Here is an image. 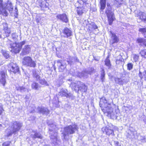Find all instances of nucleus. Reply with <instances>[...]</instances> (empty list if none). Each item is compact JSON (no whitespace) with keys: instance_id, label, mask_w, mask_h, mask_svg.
<instances>
[{"instance_id":"obj_1","label":"nucleus","mask_w":146,"mask_h":146,"mask_svg":"<svg viewBox=\"0 0 146 146\" xmlns=\"http://www.w3.org/2000/svg\"><path fill=\"white\" fill-rule=\"evenodd\" d=\"M99 105L104 114H106L108 117L112 119L115 117L113 113V108L111 106V104H107V100L104 97L100 98Z\"/></svg>"},{"instance_id":"obj_2","label":"nucleus","mask_w":146,"mask_h":146,"mask_svg":"<svg viewBox=\"0 0 146 146\" xmlns=\"http://www.w3.org/2000/svg\"><path fill=\"white\" fill-rule=\"evenodd\" d=\"M13 9V4L9 0L4 3L3 0H0V15L3 16L7 17L8 13L7 10L9 12H12Z\"/></svg>"},{"instance_id":"obj_3","label":"nucleus","mask_w":146,"mask_h":146,"mask_svg":"<svg viewBox=\"0 0 146 146\" xmlns=\"http://www.w3.org/2000/svg\"><path fill=\"white\" fill-rule=\"evenodd\" d=\"M77 2L82 6L76 7V12L78 15L81 16L87 11L89 7V3L88 2V0H78Z\"/></svg>"},{"instance_id":"obj_4","label":"nucleus","mask_w":146,"mask_h":146,"mask_svg":"<svg viewBox=\"0 0 146 146\" xmlns=\"http://www.w3.org/2000/svg\"><path fill=\"white\" fill-rule=\"evenodd\" d=\"M72 88L74 91L78 93H79V92L82 93L86 92L88 89L87 86L80 81L73 83Z\"/></svg>"},{"instance_id":"obj_5","label":"nucleus","mask_w":146,"mask_h":146,"mask_svg":"<svg viewBox=\"0 0 146 146\" xmlns=\"http://www.w3.org/2000/svg\"><path fill=\"white\" fill-rule=\"evenodd\" d=\"M22 126V123L17 121L13 122L10 127L11 130L7 133V137L11 136L13 134L17 133L21 129Z\"/></svg>"},{"instance_id":"obj_6","label":"nucleus","mask_w":146,"mask_h":146,"mask_svg":"<svg viewBox=\"0 0 146 146\" xmlns=\"http://www.w3.org/2000/svg\"><path fill=\"white\" fill-rule=\"evenodd\" d=\"M7 69L10 74H21L20 68L16 63L10 62L7 64Z\"/></svg>"},{"instance_id":"obj_7","label":"nucleus","mask_w":146,"mask_h":146,"mask_svg":"<svg viewBox=\"0 0 146 146\" xmlns=\"http://www.w3.org/2000/svg\"><path fill=\"white\" fill-rule=\"evenodd\" d=\"M22 64L23 65L33 68L36 66V62L33 60L32 58L30 56H26L22 59Z\"/></svg>"},{"instance_id":"obj_8","label":"nucleus","mask_w":146,"mask_h":146,"mask_svg":"<svg viewBox=\"0 0 146 146\" xmlns=\"http://www.w3.org/2000/svg\"><path fill=\"white\" fill-rule=\"evenodd\" d=\"M78 127L76 124L70 125L66 126L64 128V129L68 135L72 134L75 133L76 131H78Z\"/></svg>"},{"instance_id":"obj_9","label":"nucleus","mask_w":146,"mask_h":146,"mask_svg":"<svg viewBox=\"0 0 146 146\" xmlns=\"http://www.w3.org/2000/svg\"><path fill=\"white\" fill-rule=\"evenodd\" d=\"M25 43V40H23L20 43H15V46H11V51L15 54L19 53L22 49L23 46Z\"/></svg>"},{"instance_id":"obj_10","label":"nucleus","mask_w":146,"mask_h":146,"mask_svg":"<svg viewBox=\"0 0 146 146\" xmlns=\"http://www.w3.org/2000/svg\"><path fill=\"white\" fill-rule=\"evenodd\" d=\"M105 13L107 16L108 24L111 25L113 23V21L115 20L114 13L110 9L106 10Z\"/></svg>"},{"instance_id":"obj_11","label":"nucleus","mask_w":146,"mask_h":146,"mask_svg":"<svg viewBox=\"0 0 146 146\" xmlns=\"http://www.w3.org/2000/svg\"><path fill=\"white\" fill-rule=\"evenodd\" d=\"M102 131L103 133L108 136L111 135L114 136L115 135L114 130L110 126H106L102 128Z\"/></svg>"},{"instance_id":"obj_12","label":"nucleus","mask_w":146,"mask_h":146,"mask_svg":"<svg viewBox=\"0 0 146 146\" xmlns=\"http://www.w3.org/2000/svg\"><path fill=\"white\" fill-rule=\"evenodd\" d=\"M64 61L62 60H59L57 61L59 72H62L66 70L67 64L65 62H64Z\"/></svg>"},{"instance_id":"obj_13","label":"nucleus","mask_w":146,"mask_h":146,"mask_svg":"<svg viewBox=\"0 0 146 146\" xmlns=\"http://www.w3.org/2000/svg\"><path fill=\"white\" fill-rule=\"evenodd\" d=\"M56 18L63 22L67 23L69 21L67 16L65 13L58 14L56 16Z\"/></svg>"},{"instance_id":"obj_14","label":"nucleus","mask_w":146,"mask_h":146,"mask_svg":"<svg viewBox=\"0 0 146 146\" xmlns=\"http://www.w3.org/2000/svg\"><path fill=\"white\" fill-rule=\"evenodd\" d=\"M110 33L111 35V37L112 38V42L111 44H114L118 42L119 41V39L115 33L112 32L111 31H110Z\"/></svg>"},{"instance_id":"obj_15","label":"nucleus","mask_w":146,"mask_h":146,"mask_svg":"<svg viewBox=\"0 0 146 146\" xmlns=\"http://www.w3.org/2000/svg\"><path fill=\"white\" fill-rule=\"evenodd\" d=\"M3 31L5 38L7 37L10 35L11 33V30L10 28L8 27V25H6L5 27H4Z\"/></svg>"},{"instance_id":"obj_16","label":"nucleus","mask_w":146,"mask_h":146,"mask_svg":"<svg viewBox=\"0 0 146 146\" xmlns=\"http://www.w3.org/2000/svg\"><path fill=\"white\" fill-rule=\"evenodd\" d=\"M31 48L30 45H25L24 47L23 48L21 54L22 55H26L30 52Z\"/></svg>"},{"instance_id":"obj_17","label":"nucleus","mask_w":146,"mask_h":146,"mask_svg":"<svg viewBox=\"0 0 146 146\" xmlns=\"http://www.w3.org/2000/svg\"><path fill=\"white\" fill-rule=\"evenodd\" d=\"M59 95L62 97H70L71 96L70 93H68V90H61L59 92Z\"/></svg>"},{"instance_id":"obj_18","label":"nucleus","mask_w":146,"mask_h":146,"mask_svg":"<svg viewBox=\"0 0 146 146\" xmlns=\"http://www.w3.org/2000/svg\"><path fill=\"white\" fill-rule=\"evenodd\" d=\"M65 36V37H68L72 35V31L68 28L66 27L64 28L62 32Z\"/></svg>"},{"instance_id":"obj_19","label":"nucleus","mask_w":146,"mask_h":146,"mask_svg":"<svg viewBox=\"0 0 146 146\" xmlns=\"http://www.w3.org/2000/svg\"><path fill=\"white\" fill-rule=\"evenodd\" d=\"M33 132L34 133V135H31V138L33 139H35L36 138L42 139V136L39 133L36 132L35 131H33Z\"/></svg>"},{"instance_id":"obj_20","label":"nucleus","mask_w":146,"mask_h":146,"mask_svg":"<svg viewBox=\"0 0 146 146\" xmlns=\"http://www.w3.org/2000/svg\"><path fill=\"white\" fill-rule=\"evenodd\" d=\"M142 21L146 23V16L145 15L144 13L142 12H139L137 16Z\"/></svg>"},{"instance_id":"obj_21","label":"nucleus","mask_w":146,"mask_h":146,"mask_svg":"<svg viewBox=\"0 0 146 146\" xmlns=\"http://www.w3.org/2000/svg\"><path fill=\"white\" fill-rule=\"evenodd\" d=\"M110 55H108L105 60V65L108 67V69L111 68V64L110 60Z\"/></svg>"},{"instance_id":"obj_22","label":"nucleus","mask_w":146,"mask_h":146,"mask_svg":"<svg viewBox=\"0 0 146 146\" xmlns=\"http://www.w3.org/2000/svg\"><path fill=\"white\" fill-rule=\"evenodd\" d=\"M40 6L41 8H47L49 6L48 3L46 2V0H41L39 2Z\"/></svg>"},{"instance_id":"obj_23","label":"nucleus","mask_w":146,"mask_h":146,"mask_svg":"<svg viewBox=\"0 0 146 146\" xmlns=\"http://www.w3.org/2000/svg\"><path fill=\"white\" fill-rule=\"evenodd\" d=\"M138 76L141 80L144 79V80L146 81V70H144L143 72L139 71Z\"/></svg>"},{"instance_id":"obj_24","label":"nucleus","mask_w":146,"mask_h":146,"mask_svg":"<svg viewBox=\"0 0 146 146\" xmlns=\"http://www.w3.org/2000/svg\"><path fill=\"white\" fill-rule=\"evenodd\" d=\"M106 0H100V9L101 11H103L105 9L106 5Z\"/></svg>"},{"instance_id":"obj_25","label":"nucleus","mask_w":146,"mask_h":146,"mask_svg":"<svg viewBox=\"0 0 146 146\" xmlns=\"http://www.w3.org/2000/svg\"><path fill=\"white\" fill-rule=\"evenodd\" d=\"M124 62V59L122 58V56H121L119 59H116L115 63L117 65L121 66L123 64Z\"/></svg>"},{"instance_id":"obj_26","label":"nucleus","mask_w":146,"mask_h":146,"mask_svg":"<svg viewBox=\"0 0 146 146\" xmlns=\"http://www.w3.org/2000/svg\"><path fill=\"white\" fill-rule=\"evenodd\" d=\"M136 42L137 43L140 44H143V45L146 46V43L145 40L142 38H138L136 40Z\"/></svg>"},{"instance_id":"obj_27","label":"nucleus","mask_w":146,"mask_h":146,"mask_svg":"<svg viewBox=\"0 0 146 146\" xmlns=\"http://www.w3.org/2000/svg\"><path fill=\"white\" fill-rule=\"evenodd\" d=\"M31 87L32 89L38 90L40 86L37 83L35 82H33L31 84Z\"/></svg>"},{"instance_id":"obj_28","label":"nucleus","mask_w":146,"mask_h":146,"mask_svg":"<svg viewBox=\"0 0 146 146\" xmlns=\"http://www.w3.org/2000/svg\"><path fill=\"white\" fill-rule=\"evenodd\" d=\"M139 54L142 58L146 59V49H144L141 50L139 53Z\"/></svg>"},{"instance_id":"obj_29","label":"nucleus","mask_w":146,"mask_h":146,"mask_svg":"<svg viewBox=\"0 0 146 146\" xmlns=\"http://www.w3.org/2000/svg\"><path fill=\"white\" fill-rule=\"evenodd\" d=\"M101 73L100 76V79L102 82L104 81L105 78V73L104 70V69H102L101 70Z\"/></svg>"},{"instance_id":"obj_30","label":"nucleus","mask_w":146,"mask_h":146,"mask_svg":"<svg viewBox=\"0 0 146 146\" xmlns=\"http://www.w3.org/2000/svg\"><path fill=\"white\" fill-rule=\"evenodd\" d=\"M123 0H115L114 2V5H116L117 7H120L122 4Z\"/></svg>"},{"instance_id":"obj_31","label":"nucleus","mask_w":146,"mask_h":146,"mask_svg":"<svg viewBox=\"0 0 146 146\" xmlns=\"http://www.w3.org/2000/svg\"><path fill=\"white\" fill-rule=\"evenodd\" d=\"M33 78H35L36 80H38L40 78V76L38 75L36 71H33Z\"/></svg>"},{"instance_id":"obj_32","label":"nucleus","mask_w":146,"mask_h":146,"mask_svg":"<svg viewBox=\"0 0 146 146\" xmlns=\"http://www.w3.org/2000/svg\"><path fill=\"white\" fill-rule=\"evenodd\" d=\"M1 52L3 55L4 56L6 59H7L9 57V55L7 53V51L3 50H1Z\"/></svg>"},{"instance_id":"obj_33","label":"nucleus","mask_w":146,"mask_h":146,"mask_svg":"<svg viewBox=\"0 0 146 146\" xmlns=\"http://www.w3.org/2000/svg\"><path fill=\"white\" fill-rule=\"evenodd\" d=\"M39 111L40 113H44L46 112H49L48 110H46V108H40Z\"/></svg>"},{"instance_id":"obj_34","label":"nucleus","mask_w":146,"mask_h":146,"mask_svg":"<svg viewBox=\"0 0 146 146\" xmlns=\"http://www.w3.org/2000/svg\"><path fill=\"white\" fill-rule=\"evenodd\" d=\"M73 57H72L70 56H69L68 57V60H67V62L68 64H69L70 65H71L73 64Z\"/></svg>"},{"instance_id":"obj_35","label":"nucleus","mask_w":146,"mask_h":146,"mask_svg":"<svg viewBox=\"0 0 146 146\" xmlns=\"http://www.w3.org/2000/svg\"><path fill=\"white\" fill-rule=\"evenodd\" d=\"M133 64L132 63H128L127 64V70H130L133 68Z\"/></svg>"},{"instance_id":"obj_36","label":"nucleus","mask_w":146,"mask_h":146,"mask_svg":"<svg viewBox=\"0 0 146 146\" xmlns=\"http://www.w3.org/2000/svg\"><path fill=\"white\" fill-rule=\"evenodd\" d=\"M0 82L3 85V86H5L6 83V80L5 78L3 77L2 78L0 79Z\"/></svg>"},{"instance_id":"obj_37","label":"nucleus","mask_w":146,"mask_h":146,"mask_svg":"<svg viewBox=\"0 0 146 146\" xmlns=\"http://www.w3.org/2000/svg\"><path fill=\"white\" fill-rule=\"evenodd\" d=\"M11 143V141H7L4 142L2 144V146H10Z\"/></svg>"},{"instance_id":"obj_38","label":"nucleus","mask_w":146,"mask_h":146,"mask_svg":"<svg viewBox=\"0 0 146 146\" xmlns=\"http://www.w3.org/2000/svg\"><path fill=\"white\" fill-rule=\"evenodd\" d=\"M134 61L136 62L138 60L139 58V56L138 54H135L133 57Z\"/></svg>"},{"instance_id":"obj_39","label":"nucleus","mask_w":146,"mask_h":146,"mask_svg":"<svg viewBox=\"0 0 146 146\" xmlns=\"http://www.w3.org/2000/svg\"><path fill=\"white\" fill-rule=\"evenodd\" d=\"M16 89L17 91H22L25 89V88L23 86H19L16 87Z\"/></svg>"},{"instance_id":"obj_40","label":"nucleus","mask_w":146,"mask_h":146,"mask_svg":"<svg viewBox=\"0 0 146 146\" xmlns=\"http://www.w3.org/2000/svg\"><path fill=\"white\" fill-rule=\"evenodd\" d=\"M139 31L142 34H145L146 33V27L145 28H140Z\"/></svg>"},{"instance_id":"obj_41","label":"nucleus","mask_w":146,"mask_h":146,"mask_svg":"<svg viewBox=\"0 0 146 146\" xmlns=\"http://www.w3.org/2000/svg\"><path fill=\"white\" fill-rule=\"evenodd\" d=\"M39 83L42 85H48L47 84V82L44 80H41L39 82Z\"/></svg>"},{"instance_id":"obj_42","label":"nucleus","mask_w":146,"mask_h":146,"mask_svg":"<svg viewBox=\"0 0 146 146\" xmlns=\"http://www.w3.org/2000/svg\"><path fill=\"white\" fill-rule=\"evenodd\" d=\"M6 74V72L4 71L3 70L1 71L0 72V75L2 78L5 77V75Z\"/></svg>"},{"instance_id":"obj_43","label":"nucleus","mask_w":146,"mask_h":146,"mask_svg":"<svg viewBox=\"0 0 146 146\" xmlns=\"http://www.w3.org/2000/svg\"><path fill=\"white\" fill-rule=\"evenodd\" d=\"M51 139L52 140L55 139L56 140H57V135H51Z\"/></svg>"},{"instance_id":"obj_44","label":"nucleus","mask_w":146,"mask_h":146,"mask_svg":"<svg viewBox=\"0 0 146 146\" xmlns=\"http://www.w3.org/2000/svg\"><path fill=\"white\" fill-rule=\"evenodd\" d=\"M36 22L38 23L40 22L41 20V18L40 16H38L35 18Z\"/></svg>"},{"instance_id":"obj_45","label":"nucleus","mask_w":146,"mask_h":146,"mask_svg":"<svg viewBox=\"0 0 146 146\" xmlns=\"http://www.w3.org/2000/svg\"><path fill=\"white\" fill-rule=\"evenodd\" d=\"M88 30L91 31L92 30V25L91 24H89L88 26Z\"/></svg>"},{"instance_id":"obj_46","label":"nucleus","mask_w":146,"mask_h":146,"mask_svg":"<svg viewBox=\"0 0 146 146\" xmlns=\"http://www.w3.org/2000/svg\"><path fill=\"white\" fill-rule=\"evenodd\" d=\"M4 111V110L3 107L0 106V115L2 114L3 112Z\"/></svg>"},{"instance_id":"obj_47","label":"nucleus","mask_w":146,"mask_h":146,"mask_svg":"<svg viewBox=\"0 0 146 146\" xmlns=\"http://www.w3.org/2000/svg\"><path fill=\"white\" fill-rule=\"evenodd\" d=\"M15 9H16V13L15 14L14 16L15 17V18H17L18 17V10L17 8H16Z\"/></svg>"},{"instance_id":"obj_48","label":"nucleus","mask_w":146,"mask_h":146,"mask_svg":"<svg viewBox=\"0 0 146 146\" xmlns=\"http://www.w3.org/2000/svg\"><path fill=\"white\" fill-rule=\"evenodd\" d=\"M92 25V29H96L98 28V27L97 26L95 25Z\"/></svg>"},{"instance_id":"obj_49","label":"nucleus","mask_w":146,"mask_h":146,"mask_svg":"<svg viewBox=\"0 0 146 146\" xmlns=\"http://www.w3.org/2000/svg\"><path fill=\"white\" fill-rule=\"evenodd\" d=\"M117 79L118 81V84H120L122 82V80H120V79L119 78H117Z\"/></svg>"},{"instance_id":"obj_50","label":"nucleus","mask_w":146,"mask_h":146,"mask_svg":"<svg viewBox=\"0 0 146 146\" xmlns=\"http://www.w3.org/2000/svg\"><path fill=\"white\" fill-rule=\"evenodd\" d=\"M115 146H119V143L118 141H116L115 143Z\"/></svg>"},{"instance_id":"obj_51","label":"nucleus","mask_w":146,"mask_h":146,"mask_svg":"<svg viewBox=\"0 0 146 146\" xmlns=\"http://www.w3.org/2000/svg\"><path fill=\"white\" fill-rule=\"evenodd\" d=\"M66 134H66L65 133H63V136H64V137H65L66 136Z\"/></svg>"},{"instance_id":"obj_52","label":"nucleus","mask_w":146,"mask_h":146,"mask_svg":"<svg viewBox=\"0 0 146 146\" xmlns=\"http://www.w3.org/2000/svg\"><path fill=\"white\" fill-rule=\"evenodd\" d=\"M76 61H79V60L76 57Z\"/></svg>"},{"instance_id":"obj_53","label":"nucleus","mask_w":146,"mask_h":146,"mask_svg":"<svg viewBox=\"0 0 146 146\" xmlns=\"http://www.w3.org/2000/svg\"><path fill=\"white\" fill-rule=\"evenodd\" d=\"M2 38L1 35V34H0V38Z\"/></svg>"},{"instance_id":"obj_54","label":"nucleus","mask_w":146,"mask_h":146,"mask_svg":"<svg viewBox=\"0 0 146 146\" xmlns=\"http://www.w3.org/2000/svg\"><path fill=\"white\" fill-rule=\"evenodd\" d=\"M54 70H56V67H54Z\"/></svg>"},{"instance_id":"obj_55","label":"nucleus","mask_w":146,"mask_h":146,"mask_svg":"<svg viewBox=\"0 0 146 146\" xmlns=\"http://www.w3.org/2000/svg\"><path fill=\"white\" fill-rule=\"evenodd\" d=\"M2 126V125L1 124H0V126L1 127Z\"/></svg>"},{"instance_id":"obj_56","label":"nucleus","mask_w":146,"mask_h":146,"mask_svg":"<svg viewBox=\"0 0 146 146\" xmlns=\"http://www.w3.org/2000/svg\"><path fill=\"white\" fill-rule=\"evenodd\" d=\"M145 37L146 38V36Z\"/></svg>"},{"instance_id":"obj_57","label":"nucleus","mask_w":146,"mask_h":146,"mask_svg":"<svg viewBox=\"0 0 146 146\" xmlns=\"http://www.w3.org/2000/svg\"><path fill=\"white\" fill-rule=\"evenodd\" d=\"M1 65V64H0V66Z\"/></svg>"}]
</instances>
